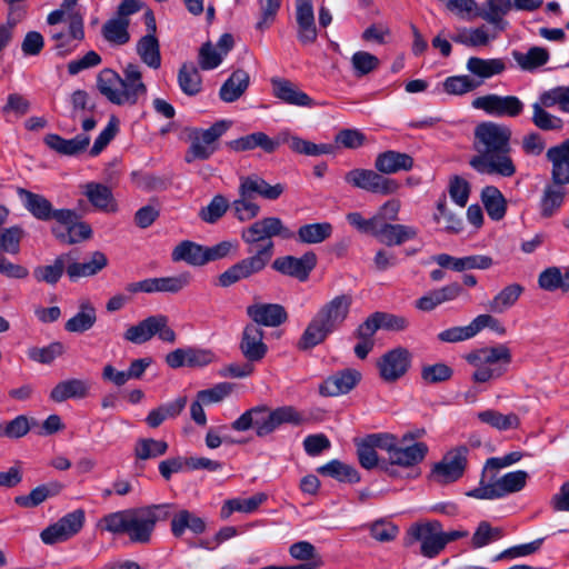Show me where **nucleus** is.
<instances>
[{"label":"nucleus","mask_w":569,"mask_h":569,"mask_svg":"<svg viewBox=\"0 0 569 569\" xmlns=\"http://www.w3.org/2000/svg\"><path fill=\"white\" fill-rule=\"evenodd\" d=\"M512 131L508 126L482 122L475 129L473 149L476 154L469 166L481 174L510 178L517 168L510 156Z\"/></svg>","instance_id":"obj_1"},{"label":"nucleus","mask_w":569,"mask_h":569,"mask_svg":"<svg viewBox=\"0 0 569 569\" xmlns=\"http://www.w3.org/2000/svg\"><path fill=\"white\" fill-rule=\"evenodd\" d=\"M425 442H415L410 447H401L392 433H372L357 442V455L361 467H378L389 476H395L392 466L405 468L419 465L428 453Z\"/></svg>","instance_id":"obj_2"},{"label":"nucleus","mask_w":569,"mask_h":569,"mask_svg":"<svg viewBox=\"0 0 569 569\" xmlns=\"http://www.w3.org/2000/svg\"><path fill=\"white\" fill-rule=\"evenodd\" d=\"M174 512L173 503L128 508L106 515L101 519V523L103 529L112 535H126L131 543L149 545L156 525L160 521L171 520Z\"/></svg>","instance_id":"obj_3"},{"label":"nucleus","mask_w":569,"mask_h":569,"mask_svg":"<svg viewBox=\"0 0 569 569\" xmlns=\"http://www.w3.org/2000/svg\"><path fill=\"white\" fill-rule=\"evenodd\" d=\"M320 419L319 416L301 412L293 406L271 409L262 405L244 411L232 422L231 428L236 431H247L252 428L257 437L264 438L284 423L299 427Z\"/></svg>","instance_id":"obj_4"},{"label":"nucleus","mask_w":569,"mask_h":569,"mask_svg":"<svg viewBox=\"0 0 569 569\" xmlns=\"http://www.w3.org/2000/svg\"><path fill=\"white\" fill-rule=\"evenodd\" d=\"M352 305L350 295H339L326 302L312 317L297 342V348L308 351L325 342L348 318Z\"/></svg>","instance_id":"obj_5"},{"label":"nucleus","mask_w":569,"mask_h":569,"mask_svg":"<svg viewBox=\"0 0 569 569\" xmlns=\"http://www.w3.org/2000/svg\"><path fill=\"white\" fill-rule=\"evenodd\" d=\"M495 478V475L488 477V472L483 469L479 486L468 491L467 496L476 499L493 500L518 492L526 486L528 473L518 470L508 472L499 479Z\"/></svg>","instance_id":"obj_6"},{"label":"nucleus","mask_w":569,"mask_h":569,"mask_svg":"<svg viewBox=\"0 0 569 569\" xmlns=\"http://www.w3.org/2000/svg\"><path fill=\"white\" fill-rule=\"evenodd\" d=\"M232 122L229 120H219L210 128H190L188 138L190 146L186 152L184 160L188 163L194 160H207L218 149V140L228 131Z\"/></svg>","instance_id":"obj_7"},{"label":"nucleus","mask_w":569,"mask_h":569,"mask_svg":"<svg viewBox=\"0 0 569 569\" xmlns=\"http://www.w3.org/2000/svg\"><path fill=\"white\" fill-rule=\"evenodd\" d=\"M273 252V242H267L263 246H260L253 256L238 261L228 268L224 272H222L218 278L219 286L227 288L239 282L240 280L248 279L253 274L261 272L271 260Z\"/></svg>","instance_id":"obj_8"},{"label":"nucleus","mask_w":569,"mask_h":569,"mask_svg":"<svg viewBox=\"0 0 569 569\" xmlns=\"http://www.w3.org/2000/svg\"><path fill=\"white\" fill-rule=\"evenodd\" d=\"M154 336L168 343H174L177 335L169 326V319L164 315H154L147 317L137 325L130 326L123 333L124 340L134 345H142L151 340Z\"/></svg>","instance_id":"obj_9"},{"label":"nucleus","mask_w":569,"mask_h":569,"mask_svg":"<svg viewBox=\"0 0 569 569\" xmlns=\"http://www.w3.org/2000/svg\"><path fill=\"white\" fill-rule=\"evenodd\" d=\"M296 233L284 226L283 221L278 217L261 218L241 231V239L244 243L250 246L249 252L252 251V246L267 242H273V237H279L283 240L295 238Z\"/></svg>","instance_id":"obj_10"},{"label":"nucleus","mask_w":569,"mask_h":569,"mask_svg":"<svg viewBox=\"0 0 569 569\" xmlns=\"http://www.w3.org/2000/svg\"><path fill=\"white\" fill-rule=\"evenodd\" d=\"M468 456L467 446H458L449 450L439 462L433 465L430 478L439 485L456 482L468 467Z\"/></svg>","instance_id":"obj_11"},{"label":"nucleus","mask_w":569,"mask_h":569,"mask_svg":"<svg viewBox=\"0 0 569 569\" xmlns=\"http://www.w3.org/2000/svg\"><path fill=\"white\" fill-rule=\"evenodd\" d=\"M407 535V545L420 541L421 553L427 558L438 556L446 547V541L442 538V525L438 520L413 523Z\"/></svg>","instance_id":"obj_12"},{"label":"nucleus","mask_w":569,"mask_h":569,"mask_svg":"<svg viewBox=\"0 0 569 569\" xmlns=\"http://www.w3.org/2000/svg\"><path fill=\"white\" fill-rule=\"evenodd\" d=\"M345 180L352 187L382 196L396 193L400 188V184L395 179L382 176L376 169L350 170L346 173Z\"/></svg>","instance_id":"obj_13"},{"label":"nucleus","mask_w":569,"mask_h":569,"mask_svg":"<svg viewBox=\"0 0 569 569\" xmlns=\"http://www.w3.org/2000/svg\"><path fill=\"white\" fill-rule=\"evenodd\" d=\"M472 107L495 117L516 118L522 113L525 104L516 96L487 94L476 98Z\"/></svg>","instance_id":"obj_14"},{"label":"nucleus","mask_w":569,"mask_h":569,"mask_svg":"<svg viewBox=\"0 0 569 569\" xmlns=\"http://www.w3.org/2000/svg\"><path fill=\"white\" fill-rule=\"evenodd\" d=\"M190 273L183 272L173 277L148 278L138 282H131L126 286V290L132 295L138 292L178 293L190 283Z\"/></svg>","instance_id":"obj_15"},{"label":"nucleus","mask_w":569,"mask_h":569,"mask_svg":"<svg viewBox=\"0 0 569 569\" xmlns=\"http://www.w3.org/2000/svg\"><path fill=\"white\" fill-rule=\"evenodd\" d=\"M412 355L403 347L386 352L377 362L380 378L386 382H395L405 376L410 368Z\"/></svg>","instance_id":"obj_16"},{"label":"nucleus","mask_w":569,"mask_h":569,"mask_svg":"<svg viewBox=\"0 0 569 569\" xmlns=\"http://www.w3.org/2000/svg\"><path fill=\"white\" fill-rule=\"evenodd\" d=\"M361 372L353 368L339 370L327 377L319 386V393L322 397H338L346 395L357 387L361 381Z\"/></svg>","instance_id":"obj_17"},{"label":"nucleus","mask_w":569,"mask_h":569,"mask_svg":"<svg viewBox=\"0 0 569 569\" xmlns=\"http://www.w3.org/2000/svg\"><path fill=\"white\" fill-rule=\"evenodd\" d=\"M247 316L251 319V323L261 328H276L283 325L288 320V312L282 305L254 302L246 309Z\"/></svg>","instance_id":"obj_18"},{"label":"nucleus","mask_w":569,"mask_h":569,"mask_svg":"<svg viewBox=\"0 0 569 569\" xmlns=\"http://www.w3.org/2000/svg\"><path fill=\"white\" fill-rule=\"evenodd\" d=\"M317 264V256L312 251H308L300 258L293 256H286L277 258L272 262V268L278 272L297 278L301 281L308 279L309 273Z\"/></svg>","instance_id":"obj_19"},{"label":"nucleus","mask_w":569,"mask_h":569,"mask_svg":"<svg viewBox=\"0 0 569 569\" xmlns=\"http://www.w3.org/2000/svg\"><path fill=\"white\" fill-rule=\"evenodd\" d=\"M264 331L253 323H247L242 330L239 349L249 362H260L268 352L263 342Z\"/></svg>","instance_id":"obj_20"},{"label":"nucleus","mask_w":569,"mask_h":569,"mask_svg":"<svg viewBox=\"0 0 569 569\" xmlns=\"http://www.w3.org/2000/svg\"><path fill=\"white\" fill-rule=\"evenodd\" d=\"M123 76L122 83L119 86V100L117 104H136L139 97L147 93V87L142 82V76L139 67L129 63L123 69Z\"/></svg>","instance_id":"obj_21"},{"label":"nucleus","mask_w":569,"mask_h":569,"mask_svg":"<svg viewBox=\"0 0 569 569\" xmlns=\"http://www.w3.org/2000/svg\"><path fill=\"white\" fill-rule=\"evenodd\" d=\"M546 158L551 163L552 184L560 187L569 184V138L550 147Z\"/></svg>","instance_id":"obj_22"},{"label":"nucleus","mask_w":569,"mask_h":569,"mask_svg":"<svg viewBox=\"0 0 569 569\" xmlns=\"http://www.w3.org/2000/svg\"><path fill=\"white\" fill-rule=\"evenodd\" d=\"M239 187L253 199L259 196L270 201L279 199L286 190L283 183L270 184L257 173L241 176Z\"/></svg>","instance_id":"obj_23"},{"label":"nucleus","mask_w":569,"mask_h":569,"mask_svg":"<svg viewBox=\"0 0 569 569\" xmlns=\"http://www.w3.org/2000/svg\"><path fill=\"white\" fill-rule=\"evenodd\" d=\"M297 38L302 44L315 43L318 31L315 22L312 0H296Z\"/></svg>","instance_id":"obj_24"},{"label":"nucleus","mask_w":569,"mask_h":569,"mask_svg":"<svg viewBox=\"0 0 569 569\" xmlns=\"http://www.w3.org/2000/svg\"><path fill=\"white\" fill-rule=\"evenodd\" d=\"M271 86L273 96L283 103L308 108L316 104L312 98L288 79L273 78L271 79Z\"/></svg>","instance_id":"obj_25"},{"label":"nucleus","mask_w":569,"mask_h":569,"mask_svg":"<svg viewBox=\"0 0 569 569\" xmlns=\"http://www.w3.org/2000/svg\"><path fill=\"white\" fill-rule=\"evenodd\" d=\"M441 268H449L457 272H462L471 269L487 270L493 264V260L489 256L475 254L461 258H456L447 253H440L432 257Z\"/></svg>","instance_id":"obj_26"},{"label":"nucleus","mask_w":569,"mask_h":569,"mask_svg":"<svg viewBox=\"0 0 569 569\" xmlns=\"http://www.w3.org/2000/svg\"><path fill=\"white\" fill-rule=\"evenodd\" d=\"M52 39L57 42L56 49L61 56L72 52L78 43L72 44L73 41H82L84 39L83 17L80 12H69V32H56Z\"/></svg>","instance_id":"obj_27"},{"label":"nucleus","mask_w":569,"mask_h":569,"mask_svg":"<svg viewBox=\"0 0 569 569\" xmlns=\"http://www.w3.org/2000/svg\"><path fill=\"white\" fill-rule=\"evenodd\" d=\"M511 8V0H487L481 7L476 4V10L471 13V19L477 17L482 18L488 23L495 26L499 31H503L507 26L503 17Z\"/></svg>","instance_id":"obj_28"},{"label":"nucleus","mask_w":569,"mask_h":569,"mask_svg":"<svg viewBox=\"0 0 569 569\" xmlns=\"http://www.w3.org/2000/svg\"><path fill=\"white\" fill-rule=\"evenodd\" d=\"M413 158L395 150H387L378 153L375 160V169L383 174H393L399 171H409L413 168Z\"/></svg>","instance_id":"obj_29"},{"label":"nucleus","mask_w":569,"mask_h":569,"mask_svg":"<svg viewBox=\"0 0 569 569\" xmlns=\"http://www.w3.org/2000/svg\"><path fill=\"white\" fill-rule=\"evenodd\" d=\"M82 188L83 194L96 210L106 213L118 211V203L110 187L99 182H88Z\"/></svg>","instance_id":"obj_30"},{"label":"nucleus","mask_w":569,"mask_h":569,"mask_svg":"<svg viewBox=\"0 0 569 569\" xmlns=\"http://www.w3.org/2000/svg\"><path fill=\"white\" fill-rule=\"evenodd\" d=\"M170 530L174 538H181L186 530H190L193 535H202L207 530V523L203 518L190 510L179 509L172 515Z\"/></svg>","instance_id":"obj_31"},{"label":"nucleus","mask_w":569,"mask_h":569,"mask_svg":"<svg viewBox=\"0 0 569 569\" xmlns=\"http://www.w3.org/2000/svg\"><path fill=\"white\" fill-rule=\"evenodd\" d=\"M76 259V251L59 254L52 264L38 266L33 269V278L37 282H44L50 286H56L63 272H67V266L71 260Z\"/></svg>","instance_id":"obj_32"},{"label":"nucleus","mask_w":569,"mask_h":569,"mask_svg":"<svg viewBox=\"0 0 569 569\" xmlns=\"http://www.w3.org/2000/svg\"><path fill=\"white\" fill-rule=\"evenodd\" d=\"M418 236V229L407 224H392L387 221L380 222L377 239L389 247L400 246Z\"/></svg>","instance_id":"obj_33"},{"label":"nucleus","mask_w":569,"mask_h":569,"mask_svg":"<svg viewBox=\"0 0 569 569\" xmlns=\"http://www.w3.org/2000/svg\"><path fill=\"white\" fill-rule=\"evenodd\" d=\"M465 359L476 368L499 362L508 366L511 362V352L506 345H499L475 350L468 353Z\"/></svg>","instance_id":"obj_34"},{"label":"nucleus","mask_w":569,"mask_h":569,"mask_svg":"<svg viewBox=\"0 0 569 569\" xmlns=\"http://www.w3.org/2000/svg\"><path fill=\"white\" fill-rule=\"evenodd\" d=\"M44 143L60 154L77 156L88 148L90 137L81 133L72 139H64L59 134L49 133L44 137Z\"/></svg>","instance_id":"obj_35"},{"label":"nucleus","mask_w":569,"mask_h":569,"mask_svg":"<svg viewBox=\"0 0 569 569\" xmlns=\"http://www.w3.org/2000/svg\"><path fill=\"white\" fill-rule=\"evenodd\" d=\"M462 290L463 289L460 283H449L419 298L416 301V307L422 311H431L443 302L457 299L462 293Z\"/></svg>","instance_id":"obj_36"},{"label":"nucleus","mask_w":569,"mask_h":569,"mask_svg":"<svg viewBox=\"0 0 569 569\" xmlns=\"http://www.w3.org/2000/svg\"><path fill=\"white\" fill-rule=\"evenodd\" d=\"M108 266V258L101 251H94L91 254V259L87 262H78L77 258L69 262L67 266V274L71 281H76L79 278L92 277L100 272Z\"/></svg>","instance_id":"obj_37"},{"label":"nucleus","mask_w":569,"mask_h":569,"mask_svg":"<svg viewBox=\"0 0 569 569\" xmlns=\"http://www.w3.org/2000/svg\"><path fill=\"white\" fill-rule=\"evenodd\" d=\"M249 84V73L243 69H237L221 86L219 90V98L223 102H234L243 96Z\"/></svg>","instance_id":"obj_38"},{"label":"nucleus","mask_w":569,"mask_h":569,"mask_svg":"<svg viewBox=\"0 0 569 569\" xmlns=\"http://www.w3.org/2000/svg\"><path fill=\"white\" fill-rule=\"evenodd\" d=\"M17 193L22 200L24 208L38 220L48 221L52 219V204L42 194L18 188Z\"/></svg>","instance_id":"obj_39"},{"label":"nucleus","mask_w":569,"mask_h":569,"mask_svg":"<svg viewBox=\"0 0 569 569\" xmlns=\"http://www.w3.org/2000/svg\"><path fill=\"white\" fill-rule=\"evenodd\" d=\"M89 385L82 379H68L57 383L51 392L50 399L54 402H63L71 398L82 399L88 396Z\"/></svg>","instance_id":"obj_40"},{"label":"nucleus","mask_w":569,"mask_h":569,"mask_svg":"<svg viewBox=\"0 0 569 569\" xmlns=\"http://www.w3.org/2000/svg\"><path fill=\"white\" fill-rule=\"evenodd\" d=\"M227 146L236 152L250 151L260 148L266 153H273L276 144L271 142V138L267 133L257 131L231 140L227 142Z\"/></svg>","instance_id":"obj_41"},{"label":"nucleus","mask_w":569,"mask_h":569,"mask_svg":"<svg viewBox=\"0 0 569 569\" xmlns=\"http://www.w3.org/2000/svg\"><path fill=\"white\" fill-rule=\"evenodd\" d=\"M62 487L63 486L57 481L41 485L32 489L29 495L16 497L14 502L23 508H34L49 497L59 495Z\"/></svg>","instance_id":"obj_42"},{"label":"nucleus","mask_w":569,"mask_h":569,"mask_svg":"<svg viewBox=\"0 0 569 569\" xmlns=\"http://www.w3.org/2000/svg\"><path fill=\"white\" fill-rule=\"evenodd\" d=\"M525 288L520 283H511L499 291L487 305L493 313H502L516 305Z\"/></svg>","instance_id":"obj_43"},{"label":"nucleus","mask_w":569,"mask_h":569,"mask_svg":"<svg viewBox=\"0 0 569 569\" xmlns=\"http://www.w3.org/2000/svg\"><path fill=\"white\" fill-rule=\"evenodd\" d=\"M321 476L331 477L340 482L357 483L360 481V475L357 469L340 460H331L328 463L317 468Z\"/></svg>","instance_id":"obj_44"},{"label":"nucleus","mask_w":569,"mask_h":569,"mask_svg":"<svg viewBox=\"0 0 569 569\" xmlns=\"http://www.w3.org/2000/svg\"><path fill=\"white\" fill-rule=\"evenodd\" d=\"M96 321L97 312L94 307L89 301H84L80 303L79 311L66 322L64 329L68 332L82 333L90 330Z\"/></svg>","instance_id":"obj_45"},{"label":"nucleus","mask_w":569,"mask_h":569,"mask_svg":"<svg viewBox=\"0 0 569 569\" xmlns=\"http://www.w3.org/2000/svg\"><path fill=\"white\" fill-rule=\"evenodd\" d=\"M171 258L174 262L184 261L191 266L206 264L204 247L193 241H181L172 250Z\"/></svg>","instance_id":"obj_46"},{"label":"nucleus","mask_w":569,"mask_h":569,"mask_svg":"<svg viewBox=\"0 0 569 569\" xmlns=\"http://www.w3.org/2000/svg\"><path fill=\"white\" fill-rule=\"evenodd\" d=\"M332 231L333 228L330 222L307 223L298 229L297 240L300 243L317 244L329 239Z\"/></svg>","instance_id":"obj_47"},{"label":"nucleus","mask_w":569,"mask_h":569,"mask_svg":"<svg viewBox=\"0 0 569 569\" xmlns=\"http://www.w3.org/2000/svg\"><path fill=\"white\" fill-rule=\"evenodd\" d=\"M129 19L112 18L106 21L101 28L102 37L106 41L114 46H122L129 42L130 33L128 31Z\"/></svg>","instance_id":"obj_48"},{"label":"nucleus","mask_w":569,"mask_h":569,"mask_svg":"<svg viewBox=\"0 0 569 569\" xmlns=\"http://www.w3.org/2000/svg\"><path fill=\"white\" fill-rule=\"evenodd\" d=\"M512 58L523 71H533L545 66L549 58V51L542 47H531L527 52L512 51Z\"/></svg>","instance_id":"obj_49"},{"label":"nucleus","mask_w":569,"mask_h":569,"mask_svg":"<svg viewBox=\"0 0 569 569\" xmlns=\"http://www.w3.org/2000/svg\"><path fill=\"white\" fill-rule=\"evenodd\" d=\"M178 83L181 91L193 97L202 90V77L193 63H183L178 72Z\"/></svg>","instance_id":"obj_50"},{"label":"nucleus","mask_w":569,"mask_h":569,"mask_svg":"<svg viewBox=\"0 0 569 569\" xmlns=\"http://www.w3.org/2000/svg\"><path fill=\"white\" fill-rule=\"evenodd\" d=\"M481 200L488 216L492 220H501L507 210L506 199L501 191L493 186H487L481 192Z\"/></svg>","instance_id":"obj_51"},{"label":"nucleus","mask_w":569,"mask_h":569,"mask_svg":"<svg viewBox=\"0 0 569 569\" xmlns=\"http://www.w3.org/2000/svg\"><path fill=\"white\" fill-rule=\"evenodd\" d=\"M242 189L238 188V198L230 202L233 217L240 222L254 219L260 213V206L253 201Z\"/></svg>","instance_id":"obj_52"},{"label":"nucleus","mask_w":569,"mask_h":569,"mask_svg":"<svg viewBox=\"0 0 569 569\" xmlns=\"http://www.w3.org/2000/svg\"><path fill=\"white\" fill-rule=\"evenodd\" d=\"M120 83H122V78L112 69L104 68L97 76V89L114 104H117L119 100Z\"/></svg>","instance_id":"obj_53"},{"label":"nucleus","mask_w":569,"mask_h":569,"mask_svg":"<svg viewBox=\"0 0 569 569\" xmlns=\"http://www.w3.org/2000/svg\"><path fill=\"white\" fill-rule=\"evenodd\" d=\"M563 187L547 184L540 200V214L542 218L552 217L562 206L565 200Z\"/></svg>","instance_id":"obj_54"},{"label":"nucleus","mask_w":569,"mask_h":569,"mask_svg":"<svg viewBox=\"0 0 569 569\" xmlns=\"http://www.w3.org/2000/svg\"><path fill=\"white\" fill-rule=\"evenodd\" d=\"M137 52L147 66L153 69L160 68V47L154 34L148 33L143 36L137 43Z\"/></svg>","instance_id":"obj_55"},{"label":"nucleus","mask_w":569,"mask_h":569,"mask_svg":"<svg viewBox=\"0 0 569 569\" xmlns=\"http://www.w3.org/2000/svg\"><path fill=\"white\" fill-rule=\"evenodd\" d=\"M467 69L472 74L487 79L502 73L506 69V64L501 59H481L478 57H471L467 61Z\"/></svg>","instance_id":"obj_56"},{"label":"nucleus","mask_w":569,"mask_h":569,"mask_svg":"<svg viewBox=\"0 0 569 569\" xmlns=\"http://www.w3.org/2000/svg\"><path fill=\"white\" fill-rule=\"evenodd\" d=\"M542 100H538L532 104V123L542 131L560 130L563 127L561 118L549 113Z\"/></svg>","instance_id":"obj_57"},{"label":"nucleus","mask_w":569,"mask_h":569,"mask_svg":"<svg viewBox=\"0 0 569 569\" xmlns=\"http://www.w3.org/2000/svg\"><path fill=\"white\" fill-rule=\"evenodd\" d=\"M267 500L264 493H257L248 499H231L227 500L221 508V517L227 519L234 511L250 513L259 508V506Z\"/></svg>","instance_id":"obj_58"},{"label":"nucleus","mask_w":569,"mask_h":569,"mask_svg":"<svg viewBox=\"0 0 569 569\" xmlns=\"http://www.w3.org/2000/svg\"><path fill=\"white\" fill-rule=\"evenodd\" d=\"M478 418L481 422L498 430L516 429L520 425V419L516 413L502 415L501 412L492 409L479 412Z\"/></svg>","instance_id":"obj_59"},{"label":"nucleus","mask_w":569,"mask_h":569,"mask_svg":"<svg viewBox=\"0 0 569 569\" xmlns=\"http://www.w3.org/2000/svg\"><path fill=\"white\" fill-rule=\"evenodd\" d=\"M168 450V443L164 440L153 438L138 439L134 446V456L138 460L153 459L163 456Z\"/></svg>","instance_id":"obj_60"},{"label":"nucleus","mask_w":569,"mask_h":569,"mask_svg":"<svg viewBox=\"0 0 569 569\" xmlns=\"http://www.w3.org/2000/svg\"><path fill=\"white\" fill-rule=\"evenodd\" d=\"M53 234L57 239H59L62 243L73 244L81 242L83 240H88L92 236V229L87 222H78L74 221L72 226L67 228L66 231H58L56 229L52 230Z\"/></svg>","instance_id":"obj_61"},{"label":"nucleus","mask_w":569,"mask_h":569,"mask_svg":"<svg viewBox=\"0 0 569 569\" xmlns=\"http://www.w3.org/2000/svg\"><path fill=\"white\" fill-rule=\"evenodd\" d=\"M66 351L62 342L54 341L46 347H32L28 350V357L38 363L50 365L56 358L61 357Z\"/></svg>","instance_id":"obj_62"},{"label":"nucleus","mask_w":569,"mask_h":569,"mask_svg":"<svg viewBox=\"0 0 569 569\" xmlns=\"http://www.w3.org/2000/svg\"><path fill=\"white\" fill-rule=\"evenodd\" d=\"M420 375L426 385H438L449 381L453 376V370L443 362H437L433 365H423Z\"/></svg>","instance_id":"obj_63"},{"label":"nucleus","mask_w":569,"mask_h":569,"mask_svg":"<svg viewBox=\"0 0 569 569\" xmlns=\"http://www.w3.org/2000/svg\"><path fill=\"white\" fill-rule=\"evenodd\" d=\"M230 209V202L222 194H216L207 207L199 211V217L207 223H216Z\"/></svg>","instance_id":"obj_64"}]
</instances>
